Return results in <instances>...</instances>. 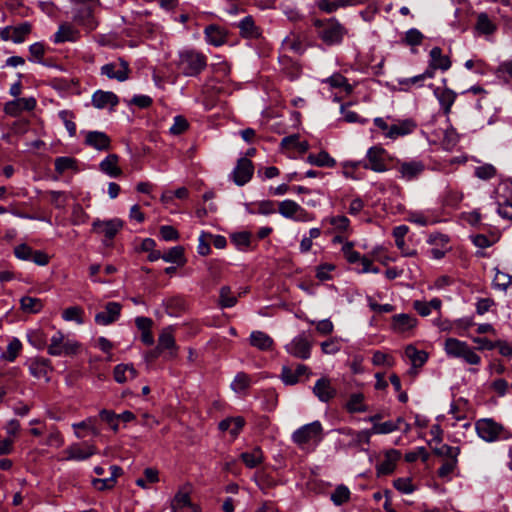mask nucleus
Returning <instances> with one entry per match:
<instances>
[{
    "mask_svg": "<svg viewBox=\"0 0 512 512\" xmlns=\"http://www.w3.org/2000/svg\"><path fill=\"white\" fill-rule=\"evenodd\" d=\"M319 38L329 46L340 44L347 34V29L335 18L316 19L313 22Z\"/></svg>",
    "mask_w": 512,
    "mask_h": 512,
    "instance_id": "nucleus-1",
    "label": "nucleus"
},
{
    "mask_svg": "<svg viewBox=\"0 0 512 512\" xmlns=\"http://www.w3.org/2000/svg\"><path fill=\"white\" fill-rule=\"evenodd\" d=\"M176 65L183 75L196 76L206 68L207 58L201 52L184 50L179 53Z\"/></svg>",
    "mask_w": 512,
    "mask_h": 512,
    "instance_id": "nucleus-2",
    "label": "nucleus"
},
{
    "mask_svg": "<svg viewBox=\"0 0 512 512\" xmlns=\"http://www.w3.org/2000/svg\"><path fill=\"white\" fill-rule=\"evenodd\" d=\"M80 345L57 331L50 339L47 351L51 356H69L77 353Z\"/></svg>",
    "mask_w": 512,
    "mask_h": 512,
    "instance_id": "nucleus-3",
    "label": "nucleus"
},
{
    "mask_svg": "<svg viewBox=\"0 0 512 512\" xmlns=\"http://www.w3.org/2000/svg\"><path fill=\"white\" fill-rule=\"evenodd\" d=\"M475 429L478 436L486 442H495L506 432L502 424L490 418L477 420L475 423Z\"/></svg>",
    "mask_w": 512,
    "mask_h": 512,
    "instance_id": "nucleus-4",
    "label": "nucleus"
},
{
    "mask_svg": "<svg viewBox=\"0 0 512 512\" xmlns=\"http://www.w3.org/2000/svg\"><path fill=\"white\" fill-rule=\"evenodd\" d=\"M387 157L388 155L384 148L373 146L368 149L366 161L362 164V167L378 173L385 172L388 170L386 165Z\"/></svg>",
    "mask_w": 512,
    "mask_h": 512,
    "instance_id": "nucleus-5",
    "label": "nucleus"
},
{
    "mask_svg": "<svg viewBox=\"0 0 512 512\" xmlns=\"http://www.w3.org/2000/svg\"><path fill=\"white\" fill-rule=\"evenodd\" d=\"M279 213L285 217L299 222H308L312 220L311 215L298 203L292 200H284L279 203Z\"/></svg>",
    "mask_w": 512,
    "mask_h": 512,
    "instance_id": "nucleus-6",
    "label": "nucleus"
},
{
    "mask_svg": "<svg viewBox=\"0 0 512 512\" xmlns=\"http://www.w3.org/2000/svg\"><path fill=\"white\" fill-rule=\"evenodd\" d=\"M312 343L305 333L296 336L287 346L286 351L300 359H308L311 353Z\"/></svg>",
    "mask_w": 512,
    "mask_h": 512,
    "instance_id": "nucleus-7",
    "label": "nucleus"
},
{
    "mask_svg": "<svg viewBox=\"0 0 512 512\" xmlns=\"http://www.w3.org/2000/svg\"><path fill=\"white\" fill-rule=\"evenodd\" d=\"M130 68L127 61L120 58L118 62L108 63L101 67V74L110 79L123 82L129 78Z\"/></svg>",
    "mask_w": 512,
    "mask_h": 512,
    "instance_id": "nucleus-8",
    "label": "nucleus"
},
{
    "mask_svg": "<svg viewBox=\"0 0 512 512\" xmlns=\"http://www.w3.org/2000/svg\"><path fill=\"white\" fill-rule=\"evenodd\" d=\"M96 452L97 450L94 445L86 442L82 444L74 443L64 450V453L66 454L64 460L84 461L96 454Z\"/></svg>",
    "mask_w": 512,
    "mask_h": 512,
    "instance_id": "nucleus-9",
    "label": "nucleus"
},
{
    "mask_svg": "<svg viewBox=\"0 0 512 512\" xmlns=\"http://www.w3.org/2000/svg\"><path fill=\"white\" fill-rule=\"evenodd\" d=\"M122 227L123 221L118 218L104 221L96 219L92 223L93 232L103 234L107 240H112Z\"/></svg>",
    "mask_w": 512,
    "mask_h": 512,
    "instance_id": "nucleus-10",
    "label": "nucleus"
},
{
    "mask_svg": "<svg viewBox=\"0 0 512 512\" xmlns=\"http://www.w3.org/2000/svg\"><path fill=\"white\" fill-rule=\"evenodd\" d=\"M322 432V426L320 422L315 421L310 424H306L296 430L293 433V441L298 445H303L308 443L309 441L316 439L320 436Z\"/></svg>",
    "mask_w": 512,
    "mask_h": 512,
    "instance_id": "nucleus-11",
    "label": "nucleus"
},
{
    "mask_svg": "<svg viewBox=\"0 0 512 512\" xmlns=\"http://www.w3.org/2000/svg\"><path fill=\"white\" fill-rule=\"evenodd\" d=\"M397 170L400 177L411 181L418 178L425 170V164L420 160L398 162Z\"/></svg>",
    "mask_w": 512,
    "mask_h": 512,
    "instance_id": "nucleus-12",
    "label": "nucleus"
},
{
    "mask_svg": "<svg viewBox=\"0 0 512 512\" xmlns=\"http://www.w3.org/2000/svg\"><path fill=\"white\" fill-rule=\"evenodd\" d=\"M254 167L248 158H240L232 173L233 181L238 186H243L252 178Z\"/></svg>",
    "mask_w": 512,
    "mask_h": 512,
    "instance_id": "nucleus-13",
    "label": "nucleus"
},
{
    "mask_svg": "<svg viewBox=\"0 0 512 512\" xmlns=\"http://www.w3.org/2000/svg\"><path fill=\"white\" fill-rule=\"evenodd\" d=\"M122 306L118 302H108L105 310L95 315V322L98 325L106 326L118 320Z\"/></svg>",
    "mask_w": 512,
    "mask_h": 512,
    "instance_id": "nucleus-14",
    "label": "nucleus"
},
{
    "mask_svg": "<svg viewBox=\"0 0 512 512\" xmlns=\"http://www.w3.org/2000/svg\"><path fill=\"white\" fill-rule=\"evenodd\" d=\"M401 453L398 450L391 449L386 452L385 458L377 466V475L391 474L396 467L397 461L400 459Z\"/></svg>",
    "mask_w": 512,
    "mask_h": 512,
    "instance_id": "nucleus-15",
    "label": "nucleus"
},
{
    "mask_svg": "<svg viewBox=\"0 0 512 512\" xmlns=\"http://www.w3.org/2000/svg\"><path fill=\"white\" fill-rule=\"evenodd\" d=\"M118 102V97L113 92L98 90L92 95V104L97 109L113 108Z\"/></svg>",
    "mask_w": 512,
    "mask_h": 512,
    "instance_id": "nucleus-16",
    "label": "nucleus"
},
{
    "mask_svg": "<svg viewBox=\"0 0 512 512\" xmlns=\"http://www.w3.org/2000/svg\"><path fill=\"white\" fill-rule=\"evenodd\" d=\"M36 106L34 98H19L17 100L8 102L5 105V112L9 115H18L22 111H31Z\"/></svg>",
    "mask_w": 512,
    "mask_h": 512,
    "instance_id": "nucleus-17",
    "label": "nucleus"
},
{
    "mask_svg": "<svg viewBox=\"0 0 512 512\" xmlns=\"http://www.w3.org/2000/svg\"><path fill=\"white\" fill-rule=\"evenodd\" d=\"M110 138L100 131H90L86 134L85 143L97 150L103 151L110 148Z\"/></svg>",
    "mask_w": 512,
    "mask_h": 512,
    "instance_id": "nucleus-18",
    "label": "nucleus"
},
{
    "mask_svg": "<svg viewBox=\"0 0 512 512\" xmlns=\"http://www.w3.org/2000/svg\"><path fill=\"white\" fill-rule=\"evenodd\" d=\"M314 394L322 402H327L336 395V390L332 387L328 378L319 379L313 388Z\"/></svg>",
    "mask_w": 512,
    "mask_h": 512,
    "instance_id": "nucleus-19",
    "label": "nucleus"
},
{
    "mask_svg": "<svg viewBox=\"0 0 512 512\" xmlns=\"http://www.w3.org/2000/svg\"><path fill=\"white\" fill-rule=\"evenodd\" d=\"M99 169L110 177H119L122 174V169L119 167V156L117 154H109L100 162Z\"/></svg>",
    "mask_w": 512,
    "mask_h": 512,
    "instance_id": "nucleus-20",
    "label": "nucleus"
},
{
    "mask_svg": "<svg viewBox=\"0 0 512 512\" xmlns=\"http://www.w3.org/2000/svg\"><path fill=\"white\" fill-rule=\"evenodd\" d=\"M240 34L244 38L257 39L261 36V29L255 24L252 16L244 17L238 24Z\"/></svg>",
    "mask_w": 512,
    "mask_h": 512,
    "instance_id": "nucleus-21",
    "label": "nucleus"
},
{
    "mask_svg": "<svg viewBox=\"0 0 512 512\" xmlns=\"http://www.w3.org/2000/svg\"><path fill=\"white\" fill-rule=\"evenodd\" d=\"M205 36L208 43L221 46L227 41V31L217 25H209L205 28Z\"/></svg>",
    "mask_w": 512,
    "mask_h": 512,
    "instance_id": "nucleus-22",
    "label": "nucleus"
},
{
    "mask_svg": "<svg viewBox=\"0 0 512 512\" xmlns=\"http://www.w3.org/2000/svg\"><path fill=\"white\" fill-rule=\"evenodd\" d=\"M434 94L443 108L444 114H449L455 102L456 93L449 88L438 87L434 90Z\"/></svg>",
    "mask_w": 512,
    "mask_h": 512,
    "instance_id": "nucleus-23",
    "label": "nucleus"
},
{
    "mask_svg": "<svg viewBox=\"0 0 512 512\" xmlns=\"http://www.w3.org/2000/svg\"><path fill=\"white\" fill-rule=\"evenodd\" d=\"M249 342L253 347L263 351L271 349L274 344L273 339L262 331H253L250 335Z\"/></svg>",
    "mask_w": 512,
    "mask_h": 512,
    "instance_id": "nucleus-24",
    "label": "nucleus"
},
{
    "mask_svg": "<svg viewBox=\"0 0 512 512\" xmlns=\"http://www.w3.org/2000/svg\"><path fill=\"white\" fill-rule=\"evenodd\" d=\"M245 420L243 417H232L222 420L219 423L221 431H229L233 437H236L244 427Z\"/></svg>",
    "mask_w": 512,
    "mask_h": 512,
    "instance_id": "nucleus-25",
    "label": "nucleus"
},
{
    "mask_svg": "<svg viewBox=\"0 0 512 512\" xmlns=\"http://www.w3.org/2000/svg\"><path fill=\"white\" fill-rule=\"evenodd\" d=\"M74 20L87 30H93L97 26L92 10L88 6H82L75 15Z\"/></svg>",
    "mask_w": 512,
    "mask_h": 512,
    "instance_id": "nucleus-26",
    "label": "nucleus"
},
{
    "mask_svg": "<svg viewBox=\"0 0 512 512\" xmlns=\"http://www.w3.org/2000/svg\"><path fill=\"white\" fill-rule=\"evenodd\" d=\"M432 67L441 69L443 71L448 70L451 67V61L447 55L442 54L440 47H434L430 51V62Z\"/></svg>",
    "mask_w": 512,
    "mask_h": 512,
    "instance_id": "nucleus-27",
    "label": "nucleus"
},
{
    "mask_svg": "<svg viewBox=\"0 0 512 512\" xmlns=\"http://www.w3.org/2000/svg\"><path fill=\"white\" fill-rule=\"evenodd\" d=\"M393 329L398 332H405L416 326L417 320L409 314H397L393 316Z\"/></svg>",
    "mask_w": 512,
    "mask_h": 512,
    "instance_id": "nucleus-28",
    "label": "nucleus"
},
{
    "mask_svg": "<svg viewBox=\"0 0 512 512\" xmlns=\"http://www.w3.org/2000/svg\"><path fill=\"white\" fill-rule=\"evenodd\" d=\"M114 379L118 383H125L129 379H134L137 376V371L133 365L118 364L114 368Z\"/></svg>",
    "mask_w": 512,
    "mask_h": 512,
    "instance_id": "nucleus-29",
    "label": "nucleus"
},
{
    "mask_svg": "<svg viewBox=\"0 0 512 512\" xmlns=\"http://www.w3.org/2000/svg\"><path fill=\"white\" fill-rule=\"evenodd\" d=\"M414 128V123L406 120L400 124H394L390 126L389 130L385 133V136L391 139H395L398 136H404L411 133Z\"/></svg>",
    "mask_w": 512,
    "mask_h": 512,
    "instance_id": "nucleus-30",
    "label": "nucleus"
},
{
    "mask_svg": "<svg viewBox=\"0 0 512 512\" xmlns=\"http://www.w3.org/2000/svg\"><path fill=\"white\" fill-rule=\"evenodd\" d=\"M475 28L480 34L490 35L495 32L496 24L488 17L486 13H480L477 16Z\"/></svg>",
    "mask_w": 512,
    "mask_h": 512,
    "instance_id": "nucleus-31",
    "label": "nucleus"
},
{
    "mask_svg": "<svg viewBox=\"0 0 512 512\" xmlns=\"http://www.w3.org/2000/svg\"><path fill=\"white\" fill-rule=\"evenodd\" d=\"M405 355L414 367H421L428 359V354L425 351L417 350L412 345L406 347Z\"/></svg>",
    "mask_w": 512,
    "mask_h": 512,
    "instance_id": "nucleus-32",
    "label": "nucleus"
},
{
    "mask_svg": "<svg viewBox=\"0 0 512 512\" xmlns=\"http://www.w3.org/2000/svg\"><path fill=\"white\" fill-rule=\"evenodd\" d=\"M307 161L318 167H333L336 164V161L326 151L308 155Z\"/></svg>",
    "mask_w": 512,
    "mask_h": 512,
    "instance_id": "nucleus-33",
    "label": "nucleus"
},
{
    "mask_svg": "<svg viewBox=\"0 0 512 512\" xmlns=\"http://www.w3.org/2000/svg\"><path fill=\"white\" fill-rule=\"evenodd\" d=\"M467 346L468 344L466 342L456 338H448L445 341V351L448 355L453 357L460 358Z\"/></svg>",
    "mask_w": 512,
    "mask_h": 512,
    "instance_id": "nucleus-34",
    "label": "nucleus"
},
{
    "mask_svg": "<svg viewBox=\"0 0 512 512\" xmlns=\"http://www.w3.org/2000/svg\"><path fill=\"white\" fill-rule=\"evenodd\" d=\"M32 25L29 22H23L17 26H11L12 41L22 43L31 33Z\"/></svg>",
    "mask_w": 512,
    "mask_h": 512,
    "instance_id": "nucleus-35",
    "label": "nucleus"
},
{
    "mask_svg": "<svg viewBox=\"0 0 512 512\" xmlns=\"http://www.w3.org/2000/svg\"><path fill=\"white\" fill-rule=\"evenodd\" d=\"M78 38V32L70 25H61L55 34V42L75 41Z\"/></svg>",
    "mask_w": 512,
    "mask_h": 512,
    "instance_id": "nucleus-36",
    "label": "nucleus"
},
{
    "mask_svg": "<svg viewBox=\"0 0 512 512\" xmlns=\"http://www.w3.org/2000/svg\"><path fill=\"white\" fill-rule=\"evenodd\" d=\"M95 421L96 420L93 418H88L82 422L73 424V428L75 429L76 437L83 438L85 436L83 433L80 432V430H87L94 436L99 435L100 431L95 426Z\"/></svg>",
    "mask_w": 512,
    "mask_h": 512,
    "instance_id": "nucleus-37",
    "label": "nucleus"
},
{
    "mask_svg": "<svg viewBox=\"0 0 512 512\" xmlns=\"http://www.w3.org/2000/svg\"><path fill=\"white\" fill-rule=\"evenodd\" d=\"M240 457L248 468H254L262 462L263 453L259 447H256L251 452L242 453Z\"/></svg>",
    "mask_w": 512,
    "mask_h": 512,
    "instance_id": "nucleus-38",
    "label": "nucleus"
},
{
    "mask_svg": "<svg viewBox=\"0 0 512 512\" xmlns=\"http://www.w3.org/2000/svg\"><path fill=\"white\" fill-rule=\"evenodd\" d=\"M162 259L165 262L176 263L178 265H184L186 259L184 257V248L182 246H175L165 254H163Z\"/></svg>",
    "mask_w": 512,
    "mask_h": 512,
    "instance_id": "nucleus-39",
    "label": "nucleus"
},
{
    "mask_svg": "<svg viewBox=\"0 0 512 512\" xmlns=\"http://www.w3.org/2000/svg\"><path fill=\"white\" fill-rule=\"evenodd\" d=\"M20 304L21 309L27 313H38L43 308V303L40 299L29 296L22 297Z\"/></svg>",
    "mask_w": 512,
    "mask_h": 512,
    "instance_id": "nucleus-40",
    "label": "nucleus"
},
{
    "mask_svg": "<svg viewBox=\"0 0 512 512\" xmlns=\"http://www.w3.org/2000/svg\"><path fill=\"white\" fill-rule=\"evenodd\" d=\"M346 408L349 412H364L367 410L364 404V395L361 393L352 394L346 404Z\"/></svg>",
    "mask_w": 512,
    "mask_h": 512,
    "instance_id": "nucleus-41",
    "label": "nucleus"
},
{
    "mask_svg": "<svg viewBox=\"0 0 512 512\" xmlns=\"http://www.w3.org/2000/svg\"><path fill=\"white\" fill-rule=\"evenodd\" d=\"M423 39L424 35L418 29L412 28L405 33L402 42L407 46L414 47L421 45Z\"/></svg>",
    "mask_w": 512,
    "mask_h": 512,
    "instance_id": "nucleus-42",
    "label": "nucleus"
},
{
    "mask_svg": "<svg viewBox=\"0 0 512 512\" xmlns=\"http://www.w3.org/2000/svg\"><path fill=\"white\" fill-rule=\"evenodd\" d=\"M350 498V490L344 486L339 485L336 487L334 492L331 494V500L335 505H342L347 502Z\"/></svg>",
    "mask_w": 512,
    "mask_h": 512,
    "instance_id": "nucleus-43",
    "label": "nucleus"
},
{
    "mask_svg": "<svg viewBox=\"0 0 512 512\" xmlns=\"http://www.w3.org/2000/svg\"><path fill=\"white\" fill-rule=\"evenodd\" d=\"M48 360L46 359H36L30 365V372L36 378H42L47 375L48 371Z\"/></svg>",
    "mask_w": 512,
    "mask_h": 512,
    "instance_id": "nucleus-44",
    "label": "nucleus"
},
{
    "mask_svg": "<svg viewBox=\"0 0 512 512\" xmlns=\"http://www.w3.org/2000/svg\"><path fill=\"white\" fill-rule=\"evenodd\" d=\"M82 315L83 309L78 306L68 307L62 313V317L65 321H75L78 324L83 323Z\"/></svg>",
    "mask_w": 512,
    "mask_h": 512,
    "instance_id": "nucleus-45",
    "label": "nucleus"
},
{
    "mask_svg": "<svg viewBox=\"0 0 512 512\" xmlns=\"http://www.w3.org/2000/svg\"><path fill=\"white\" fill-rule=\"evenodd\" d=\"M326 81L334 88H343L348 94L353 90L352 86L347 82V79L339 73L333 74Z\"/></svg>",
    "mask_w": 512,
    "mask_h": 512,
    "instance_id": "nucleus-46",
    "label": "nucleus"
},
{
    "mask_svg": "<svg viewBox=\"0 0 512 512\" xmlns=\"http://www.w3.org/2000/svg\"><path fill=\"white\" fill-rule=\"evenodd\" d=\"M219 303L221 307H233L237 303V298L232 295L229 286H223L220 289Z\"/></svg>",
    "mask_w": 512,
    "mask_h": 512,
    "instance_id": "nucleus-47",
    "label": "nucleus"
},
{
    "mask_svg": "<svg viewBox=\"0 0 512 512\" xmlns=\"http://www.w3.org/2000/svg\"><path fill=\"white\" fill-rule=\"evenodd\" d=\"M191 506L190 496L187 491L179 490L172 501L173 510Z\"/></svg>",
    "mask_w": 512,
    "mask_h": 512,
    "instance_id": "nucleus-48",
    "label": "nucleus"
},
{
    "mask_svg": "<svg viewBox=\"0 0 512 512\" xmlns=\"http://www.w3.org/2000/svg\"><path fill=\"white\" fill-rule=\"evenodd\" d=\"M250 385V377L244 373V372H239L232 384H231V387L234 391L236 392H241V391H244L246 390Z\"/></svg>",
    "mask_w": 512,
    "mask_h": 512,
    "instance_id": "nucleus-49",
    "label": "nucleus"
},
{
    "mask_svg": "<svg viewBox=\"0 0 512 512\" xmlns=\"http://www.w3.org/2000/svg\"><path fill=\"white\" fill-rule=\"evenodd\" d=\"M76 160L71 157H58L55 159V170L59 174H63L69 169H74Z\"/></svg>",
    "mask_w": 512,
    "mask_h": 512,
    "instance_id": "nucleus-50",
    "label": "nucleus"
},
{
    "mask_svg": "<svg viewBox=\"0 0 512 512\" xmlns=\"http://www.w3.org/2000/svg\"><path fill=\"white\" fill-rule=\"evenodd\" d=\"M89 219V215L84 211L81 205L76 204L73 206L72 209V215H71V222L74 225H80L87 222Z\"/></svg>",
    "mask_w": 512,
    "mask_h": 512,
    "instance_id": "nucleus-51",
    "label": "nucleus"
},
{
    "mask_svg": "<svg viewBox=\"0 0 512 512\" xmlns=\"http://www.w3.org/2000/svg\"><path fill=\"white\" fill-rule=\"evenodd\" d=\"M59 117L63 121L67 131L69 132V135L74 136L76 134V125L73 121V113L67 110H62L59 112Z\"/></svg>",
    "mask_w": 512,
    "mask_h": 512,
    "instance_id": "nucleus-52",
    "label": "nucleus"
},
{
    "mask_svg": "<svg viewBox=\"0 0 512 512\" xmlns=\"http://www.w3.org/2000/svg\"><path fill=\"white\" fill-rule=\"evenodd\" d=\"M175 346V339L171 332L164 330L158 339V350L172 349Z\"/></svg>",
    "mask_w": 512,
    "mask_h": 512,
    "instance_id": "nucleus-53",
    "label": "nucleus"
},
{
    "mask_svg": "<svg viewBox=\"0 0 512 512\" xmlns=\"http://www.w3.org/2000/svg\"><path fill=\"white\" fill-rule=\"evenodd\" d=\"M99 416L101 420L105 421L116 432L119 428V420L117 414L112 410L103 409L100 411Z\"/></svg>",
    "mask_w": 512,
    "mask_h": 512,
    "instance_id": "nucleus-54",
    "label": "nucleus"
},
{
    "mask_svg": "<svg viewBox=\"0 0 512 512\" xmlns=\"http://www.w3.org/2000/svg\"><path fill=\"white\" fill-rule=\"evenodd\" d=\"M396 430H398V425L397 423H393V421L375 423L372 427L373 434H388Z\"/></svg>",
    "mask_w": 512,
    "mask_h": 512,
    "instance_id": "nucleus-55",
    "label": "nucleus"
},
{
    "mask_svg": "<svg viewBox=\"0 0 512 512\" xmlns=\"http://www.w3.org/2000/svg\"><path fill=\"white\" fill-rule=\"evenodd\" d=\"M458 460L454 459H445L441 467L438 469V476L441 478H447L450 474L453 473L457 466Z\"/></svg>",
    "mask_w": 512,
    "mask_h": 512,
    "instance_id": "nucleus-56",
    "label": "nucleus"
},
{
    "mask_svg": "<svg viewBox=\"0 0 512 512\" xmlns=\"http://www.w3.org/2000/svg\"><path fill=\"white\" fill-rule=\"evenodd\" d=\"M496 75L506 82L512 80V60L500 64L496 69Z\"/></svg>",
    "mask_w": 512,
    "mask_h": 512,
    "instance_id": "nucleus-57",
    "label": "nucleus"
},
{
    "mask_svg": "<svg viewBox=\"0 0 512 512\" xmlns=\"http://www.w3.org/2000/svg\"><path fill=\"white\" fill-rule=\"evenodd\" d=\"M495 174L496 169L491 164H485L475 169V175L482 180L491 179L492 177L495 176Z\"/></svg>",
    "mask_w": 512,
    "mask_h": 512,
    "instance_id": "nucleus-58",
    "label": "nucleus"
},
{
    "mask_svg": "<svg viewBox=\"0 0 512 512\" xmlns=\"http://www.w3.org/2000/svg\"><path fill=\"white\" fill-rule=\"evenodd\" d=\"M354 244L352 242H346L342 247L344 257L349 263H356L361 259V255L353 250Z\"/></svg>",
    "mask_w": 512,
    "mask_h": 512,
    "instance_id": "nucleus-59",
    "label": "nucleus"
},
{
    "mask_svg": "<svg viewBox=\"0 0 512 512\" xmlns=\"http://www.w3.org/2000/svg\"><path fill=\"white\" fill-rule=\"evenodd\" d=\"M435 454L439 456H444L446 459H454L457 458L460 454V448L449 446V445H443L438 449L434 450Z\"/></svg>",
    "mask_w": 512,
    "mask_h": 512,
    "instance_id": "nucleus-60",
    "label": "nucleus"
},
{
    "mask_svg": "<svg viewBox=\"0 0 512 512\" xmlns=\"http://www.w3.org/2000/svg\"><path fill=\"white\" fill-rule=\"evenodd\" d=\"M22 349V344L20 340L14 338L7 346L6 359L10 362H13L18 356L19 352Z\"/></svg>",
    "mask_w": 512,
    "mask_h": 512,
    "instance_id": "nucleus-61",
    "label": "nucleus"
},
{
    "mask_svg": "<svg viewBox=\"0 0 512 512\" xmlns=\"http://www.w3.org/2000/svg\"><path fill=\"white\" fill-rule=\"evenodd\" d=\"M372 362L374 365H386L391 367L394 365V359L392 356L385 354L381 351H375L372 357Z\"/></svg>",
    "mask_w": 512,
    "mask_h": 512,
    "instance_id": "nucleus-62",
    "label": "nucleus"
},
{
    "mask_svg": "<svg viewBox=\"0 0 512 512\" xmlns=\"http://www.w3.org/2000/svg\"><path fill=\"white\" fill-rule=\"evenodd\" d=\"M393 484L401 493L410 494L415 490L410 478H398Z\"/></svg>",
    "mask_w": 512,
    "mask_h": 512,
    "instance_id": "nucleus-63",
    "label": "nucleus"
},
{
    "mask_svg": "<svg viewBox=\"0 0 512 512\" xmlns=\"http://www.w3.org/2000/svg\"><path fill=\"white\" fill-rule=\"evenodd\" d=\"M511 281H512L511 276H509L503 272L497 271V273L494 277V280H493V285L498 289L506 290L508 288V286L511 284Z\"/></svg>",
    "mask_w": 512,
    "mask_h": 512,
    "instance_id": "nucleus-64",
    "label": "nucleus"
}]
</instances>
